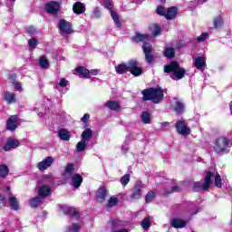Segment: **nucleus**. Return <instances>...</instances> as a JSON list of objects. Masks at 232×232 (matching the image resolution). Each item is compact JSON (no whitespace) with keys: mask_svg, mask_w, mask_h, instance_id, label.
<instances>
[{"mask_svg":"<svg viewBox=\"0 0 232 232\" xmlns=\"http://www.w3.org/2000/svg\"><path fill=\"white\" fill-rule=\"evenodd\" d=\"M162 128H166V126H169V122L165 121L161 123Z\"/></svg>","mask_w":232,"mask_h":232,"instance_id":"nucleus-59","label":"nucleus"},{"mask_svg":"<svg viewBox=\"0 0 232 232\" xmlns=\"http://www.w3.org/2000/svg\"><path fill=\"white\" fill-rule=\"evenodd\" d=\"M20 144L19 140L8 138L4 146V150L10 151V150H15V148H19Z\"/></svg>","mask_w":232,"mask_h":232,"instance_id":"nucleus-12","label":"nucleus"},{"mask_svg":"<svg viewBox=\"0 0 232 232\" xmlns=\"http://www.w3.org/2000/svg\"><path fill=\"white\" fill-rule=\"evenodd\" d=\"M6 192L8 193V195H10V188H6Z\"/></svg>","mask_w":232,"mask_h":232,"instance_id":"nucleus-61","label":"nucleus"},{"mask_svg":"<svg viewBox=\"0 0 232 232\" xmlns=\"http://www.w3.org/2000/svg\"><path fill=\"white\" fill-rule=\"evenodd\" d=\"M143 124H151V114L148 111H143L140 115Z\"/></svg>","mask_w":232,"mask_h":232,"instance_id":"nucleus-33","label":"nucleus"},{"mask_svg":"<svg viewBox=\"0 0 232 232\" xmlns=\"http://www.w3.org/2000/svg\"><path fill=\"white\" fill-rule=\"evenodd\" d=\"M19 124H20L19 118H17V116H11L7 120V130L9 131H15V130H17V126H19Z\"/></svg>","mask_w":232,"mask_h":232,"instance_id":"nucleus-16","label":"nucleus"},{"mask_svg":"<svg viewBox=\"0 0 232 232\" xmlns=\"http://www.w3.org/2000/svg\"><path fill=\"white\" fill-rule=\"evenodd\" d=\"M142 195V182L138 181L132 189V194L130 196L132 200H137L140 198Z\"/></svg>","mask_w":232,"mask_h":232,"instance_id":"nucleus-15","label":"nucleus"},{"mask_svg":"<svg viewBox=\"0 0 232 232\" xmlns=\"http://www.w3.org/2000/svg\"><path fill=\"white\" fill-rule=\"evenodd\" d=\"M44 182H53V176L52 173L46 174L43 177Z\"/></svg>","mask_w":232,"mask_h":232,"instance_id":"nucleus-50","label":"nucleus"},{"mask_svg":"<svg viewBox=\"0 0 232 232\" xmlns=\"http://www.w3.org/2000/svg\"><path fill=\"white\" fill-rule=\"evenodd\" d=\"M164 55L167 59H173L175 57V48L166 47L164 51Z\"/></svg>","mask_w":232,"mask_h":232,"instance_id":"nucleus-35","label":"nucleus"},{"mask_svg":"<svg viewBox=\"0 0 232 232\" xmlns=\"http://www.w3.org/2000/svg\"><path fill=\"white\" fill-rule=\"evenodd\" d=\"M144 101H152L154 104H159L164 99V91L158 88H150L142 92Z\"/></svg>","mask_w":232,"mask_h":232,"instance_id":"nucleus-3","label":"nucleus"},{"mask_svg":"<svg viewBox=\"0 0 232 232\" xmlns=\"http://www.w3.org/2000/svg\"><path fill=\"white\" fill-rule=\"evenodd\" d=\"M156 12H157L158 15H165L166 16V9L164 8V6H158Z\"/></svg>","mask_w":232,"mask_h":232,"instance_id":"nucleus-51","label":"nucleus"},{"mask_svg":"<svg viewBox=\"0 0 232 232\" xmlns=\"http://www.w3.org/2000/svg\"><path fill=\"white\" fill-rule=\"evenodd\" d=\"M5 206V197L3 195L0 196V207Z\"/></svg>","mask_w":232,"mask_h":232,"instance_id":"nucleus-57","label":"nucleus"},{"mask_svg":"<svg viewBox=\"0 0 232 232\" xmlns=\"http://www.w3.org/2000/svg\"><path fill=\"white\" fill-rule=\"evenodd\" d=\"M90 119V114L85 113L82 118V122H86Z\"/></svg>","mask_w":232,"mask_h":232,"instance_id":"nucleus-56","label":"nucleus"},{"mask_svg":"<svg viewBox=\"0 0 232 232\" xmlns=\"http://www.w3.org/2000/svg\"><path fill=\"white\" fill-rule=\"evenodd\" d=\"M128 150H130V147L127 143H123L121 146V151L122 153H128Z\"/></svg>","mask_w":232,"mask_h":232,"instance_id":"nucleus-55","label":"nucleus"},{"mask_svg":"<svg viewBox=\"0 0 232 232\" xmlns=\"http://www.w3.org/2000/svg\"><path fill=\"white\" fill-rule=\"evenodd\" d=\"M119 202V199L115 197H111L109 199V202L107 204V208H113L114 206H117V203Z\"/></svg>","mask_w":232,"mask_h":232,"instance_id":"nucleus-45","label":"nucleus"},{"mask_svg":"<svg viewBox=\"0 0 232 232\" xmlns=\"http://www.w3.org/2000/svg\"><path fill=\"white\" fill-rule=\"evenodd\" d=\"M27 33L29 34V35H35V34H37V30L34 26H29L27 28Z\"/></svg>","mask_w":232,"mask_h":232,"instance_id":"nucleus-52","label":"nucleus"},{"mask_svg":"<svg viewBox=\"0 0 232 232\" xmlns=\"http://www.w3.org/2000/svg\"><path fill=\"white\" fill-rule=\"evenodd\" d=\"M93 135V131L91 129H85L84 131L82 133V140L84 142H88L92 139Z\"/></svg>","mask_w":232,"mask_h":232,"instance_id":"nucleus-32","label":"nucleus"},{"mask_svg":"<svg viewBox=\"0 0 232 232\" xmlns=\"http://www.w3.org/2000/svg\"><path fill=\"white\" fill-rule=\"evenodd\" d=\"M53 162H55V159L49 156L38 162L36 168L39 171H45V169H48V168H51L53 165Z\"/></svg>","mask_w":232,"mask_h":232,"instance_id":"nucleus-9","label":"nucleus"},{"mask_svg":"<svg viewBox=\"0 0 232 232\" xmlns=\"http://www.w3.org/2000/svg\"><path fill=\"white\" fill-rule=\"evenodd\" d=\"M161 3H166V0H161Z\"/></svg>","mask_w":232,"mask_h":232,"instance_id":"nucleus-63","label":"nucleus"},{"mask_svg":"<svg viewBox=\"0 0 232 232\" xmlns=\"http://www.w3.org/2000/svg\"><path fill=\"white\" fill-rule=\"evenodd\" d=\"M164 72L165 73H170V77L173 81H180L186 74V70L180 67L177 62H172L170 64L165 65Z\"/></svg>","mask_w":232,"mask_h":232,"instance_id":"nucleus-2","label":"nucleus"},{"mask_svg":"<svg viewBox=\"0 0 232 232\" xmlns=\"http://www.w3.org/2000/svg\"><path fill=\"white\" fill-rule=\"evenodd\" d=\"M38 195L42 198H46V197H50V195H52V187L46 184L40 185L38 187Z\"/></svg>","mask_w":232,"mask_h":232,"instance_id":"nucleus-13","label":"nucleus"},{"mask_svg":"<svg viewBox=\"0 0 232 232\" xmlns=\"http://www.w3.org/2000/svg\"><path fill=\"white\" fill-rule=\"evenodd\" d=\"M76 72L80 77H83L84 79H90V70L86 69L85 67H78L76 68Z\"/></svg>","mask_w":232,"mask_h":232,"instance_id":"nucleus-27","label":"nucleus"},{"mask_svg":"<svg viewBox=\"0 0 232 232\" xmlns=\"http://www.w3.org/2000/svg\"><path fill=\"white\" fill-rule=\"evenodd\" d=\"M149 30L153 37H158V35H160V26H159L157 24H150Z\"/></svg>","mask_w":232,"mask_h":232,"instance_id":"nucleus-29","label":"nucleus"},{"mask_svg":"<svg viewBox=\"0 0 232 232\" xmlns=\"http://www.w3.org/2000/svg\"><path fill=\"white\" fill-rule=\"evenodd\" d=\"M88 146V143L86 141L81 140L77 144H76V151L78 153H82V151H84L86 150V147Z\"/></svg>","mask_w":232,"mask_h":232,"instance_id":"nucleus-37","label":"nucleus"},{"mask_svg":"<svg viewBox=\"0 0 232 232\" xmlns=\"http://www.w3.org/2000/svg\"><path fill=\"white\" fill-rule=\"evenodd\" d=\"M102 5V6H104V8H107V10H110L111 17L114 21L117 28H121V20L119 18V14H117V12L112 10L113 4H111V2L110 0H103Z\"/></svg>","mask_w":232,"mask_h":232,"instance_id":"nucleus-5","label":"nucleus"},{"mask_svg":"<svg viewBox=\"0 0 232 232\" xmlns=\"http://www.w3.org/2000/svg\"><path fill=\"white\" fill-rule=\"evenodd\" d=\"M211 176L212 174L210 172L206 174L203 185L200 182H195L193 191H201V189L207 191V189H209V186H211Z\"/></svg>","mask_w":232,"mask_h":232,"instance_id":"nucleus-6","label":"nucleus"},{"mask_svg":"<svg viewBox=\"0 0 232 232\" xmlns=\"http://www.w3.org/2000/svg\"><path fill=\"white\" fill-rule=\"evenodd\" d=\"M43 204V198L36 197L30 200V206L31 208H37L38 206H41Z\"/></svg>","mask_w":232,"mask_h":232,"instance_id":"nucleus-38","label":"nucleus"},{"mask_svg":"<svg viewBox=\"0 0 232 232\" xmlns=\"http://www.w3.org/2000/svg\"><path fill=\"white\" fill-rule=\"evenodd\" d=\"M128 182H130V174H126L121 179L122 186H127Z\"/></svg>","mask_w":232,"mask_h":232,"instance_id":"nucleus-49","label":"nucleus"},{"mask_svg":"<svg viewBox=\"0 0 232 232\" xmlns=\"http://www.w3.org/2000/svg\"><path fill=\"white\" fill-rule=\"evenodd\" d=\"M231 140L221 136L216 140L214 148L219 155H224V153H227V149L231 148Z\"/></svg>","mask_w":232,"mask_h":232,"instance_id":"nucleus-4","label":"nucleus"},{"mask_svg":"<svg viewBox=\"0 0 232 232\" xmlns=\"http://www.w3.org/2000/svg\"><path fill=\"white\" fill-rule=\"evenodd\" d=\"M105 108L112 110L113 111H121V103L115 101H109L104 103Z\"/></svg>","mask_w":232,"mask_h":232,"instance_id":"nucleus-23","label":"nucleus"},{"mask_svg":"<svg viewBox=\"0 0 232 232\" xmlns=\"http://www.w3.org/2000/svg\"><path fill=\"white\" fill-rule=\"evenodd\" d=\"M153 198H155V192L153 191L148 192V194L145 196V201L147 202V204H150V202H151Z\"/></svg>","mask_w":232,"mask_h":232,"instance_id":"nucleus-46","label":"nucleus"},{"mask_svg":"<svg viewBox=\"0 0 232 232\" xmlns=\"http://www.w3.org/2000/svg\"><path fill=\"white\" fill-rule=\"evenodd\" d=\"M91 74L92 75H98L99 74V70H97V69L91 70Z\"/></svg>","mask_w":232,"mask_h":232,"instance_id":"nucleus-58","label":"nucleus"},{"mask_svg":"<svg viewBox=\"0 0 232 232\" xmlns=\"http://www.w3.org/2000/svg\"><path fill=\"white\" fill-rule=\"evenodd\" d=\"M8 166L0 165V179H5V177L8 176L9 173Z\"/></svg>","mask_w":232,"mask_h":232,"instance_id":"nucleus-39","label":"nucleus"},{"mask_svg":"<svg viewBox=\"0 0 232 232\" xmlns=\"http://www.w3.org/2000/svg\"><path fill=\"white\" fill-rule=\"evenodd\" d=\"M58 137L61 140H70L72 132L66 130L65 129H61L58 131Z\"/></svg>","mask_w":232,"mask_h":232,"instance_id":"nucleus-26","label":"nucleus"},{"mask_svg":"<svg viewBox=\"0 0 232 232\" xmlns=\"http://www.w3.org/2000/svg\"><path fill=\"white\" fill-rule=\"evenodd\" d=\"M43 215H44V217H46V215H48V212L44 211V212H43Z\"/></svg>","mask_w":232,"mask_h":232,"instance_id":"nucleus-62","label":"nucleus"},{"mask_svg":"<svg viewBox=\"0 0 232 232\" xmlns=\"http://www.w3.org/2000/svg\"><path fill=\"white\" fill-rule=\"evenodd\" d=\"M141 227L143 229H149V227H151V218L150 217L145 218L141 221Z\"/></svg>","mask_w":232,"mask_h":232,"instance_id":"nucleus-41","label":"nucleus"},{"mask_svg":"<svg viewBox=\"0 0 232 232\" xmlns=\"http://www.w3.org/2000/svg\"><path fill=\"white\" fill-rule=\"evenodd\" d=\"M39 63L41 68L48 69L50 68V63H48V60L45 56H41L39 60Z\"/></svg>","mask_w":232,"mask_h":232,"instance_id":"nucleus-40","label":"nucleus"},{"mask_svg":"<svg viewBox=\"0 0 232 232\" xmlns=\"http://www.w3.org/2000/svg\"><path fill=\"white\" fill-rule=\"evenodd\" d=\"M180 189H182L180 187H174L169 192H164V195H169V193H173L174 191H180Z\"/></svg>","mask_w":232,"mask_h":232,"instance_id":"nucleus-54","label":"nucleus"},{"mask_svg":"<svg viewBox=\"0 0 232 232\" xmlns=\"http://www.w3.org/2000/svg\"><path fill=\"white\" fill-rule=\"evenodd\" d=\"M12 84L14 88V90H16V92H23V86H21V83L15 80H12Z\"/></svg>","mask_w":232,"mask_h":232,"instance_id":"nucleus-47","label":"nucleus"},{"mask_svg":"<svg viewBox=\"0 0 232 232\" xmlns=\"http://www.w3.org/2000/svg\"><path fill=\"white\" fill-rule=\"evenodd\" d=\"M107 195H108V191L104 187H102L99 188V190L96 193V198L99 202H104V200H106Z\"/></svg>","mask_w":232,"mask_h":232,"instance_id":"nucleus-24","label":"nucleus"},{"mask_svg":"<svg viewBox=\"0 0 232 232\" xmlns=\"http://www.w3.org/2000/svg\"><path fill=\"white\" fill-rule=\"evenodd\" d=\"M132 41L134 43H143L142 50L145 53V59L149 64H151V63H153V55L151 54L153 47L148 43V41H150V35L138 33L132 37Z\"/></svg>","mask_w":232,"mask_h":232,"instance_id":"nucleus-1","label":"nucleus"},{"mask_svg":"<svg viewBox=\"0 0 232 232\" xmlns=\"http://www.w3.org/2000/svg\"><path fill=\"white\" fill-rule=\"evenodd\" d=\"M75 169H73V164L69 163L66 167H65V170L63 172V179L64 180H70V179H72L73 177V171Z\"/></svg>","mask_w":232,"mask_h":232,"instance_id":"nucleus-20","label":"nucleus"},{"mask_svg":"<svg viewBox=\"0 0 232 232\" xmlns=\"http://www.w3.org/2000/svg\"><path fill=\"white\" fill-rule=\"evenodd\" d=\"M9 205L11 207V209L14 211H18V209H21V207L19 206V199L13 196L12 194H9Z\"/></svg>","mask_w":232,"mask_h":232,"instance_id":"nucleus-22","label":"nucleus"},{"mask_svg":"<svg viewBox=\"0 0 232 232\" xmlns=\"http://www.w3.org/2000/svg\"><path fill=\"white\" fill-rule=\"evenodd\" d=\"M57 86H60V88H66L68 86V80H66L64 78H61L60 82L56 85V88H57Z\"/></svg>","mask_w":232,"mask_h":232,"instance_id":"nucleus-48","label":"nucleus"},{"mask_svg":"<svg viewBox=\"0 0 232 232\" xmlns=\"http://www.w3.org/2000/svg\"><path fill=\"white\" fill-rule=\"evenodd\" d=\"M60 8L61 4H59V2L52 1L45 5V11L47 14H52L53 15H57Z\"/></svg>","mask_w":232,"mask_h":232,"instance_id":"nucleus-10","label":"nucleus"},{"mask_svg":"<svg viewBox=\"0 0 232 232\" xmlns=\"http://www.w3.org/2000/svg\"><path fill=\"white\" fill-rule=\"evenodd\" d=\"M58 28L63 35H70L73 34L72 24L64 19H61L58 24Z\"/></svg>","mask_w":232,"mask_h":232,"instance_id":"nucleus-8","label":"nucleus"},{"mask_svg":"<svg viewBox=\"0 0 232 232\" xmlns=\"http://www.w3.org/2000/svg\"><path fill=\"white\" fill-rule=\"evenodd\" d=\"M171 108L178 115H180V113H182L185 110V105L180 100L174 98Z\"/></svg>","mask_w":232,"mask_h":232,"instance_id":"nucleus-14","label":"nucleus"},{"mask_svg":"<svg viewBox=\"0 0 232 232\" xmlns=\"http://www.w3.org/2000/svg\"><path fill=\"white\" fill-rule=\"evenodd\" d=\"M93 17H95L96 19H99V17H101V9H99V7H96L93 10Z\"/></svg>","mask_w":232,"mask_h":232,"instance_id":"nucleus-53","label":"nucleus"},{"mask_svg":"<svg viewBox=\"0 0 232 232\" xmlns=\"http://www.w3.org/2000/svg\"><path fill=\"white\" fill-rule=\"evenodd\" d=\"M60 209H61V211H63V213H64V215H70L71 217H74V218H79V212L76 211L72 207L63 205L60 208Z\"/></svg>","mask_w":232,"mask_h":232,"instance_id":"nucleus-18","label":"nucleus"},{"mask_svg":"<svg viewBox=\"0 0 232 232\" xmlns=\"http://www.w3.org/2000/svg\"><path fill=\"white\" fill-rule=\"evenodd\" d=\"M10 1H11V3H14L15 0H10Z\"/></svg>","mask_w":232,"mask_h":232,"instance_id":"nucleus-64","label":"nucleus"},{"mask_svg":"<svg viewBox=\"0 0 232 232\" xmlns=\"http://www.w3.org/2000/svg\"><path fill=\"white\" fill-rule=\"evenodd\" d=\"M194 66H195V68L199 70V72H203V70H205V68H206V57H204V56L195 57L194 58Z\"/></svg>","mask_w":232,"mask_h":232,"instance_id":"nucleus-17","label":"nucleus"},{"mask_svg":"<svg viewBox=\"0 0 232 232\" xmlns=\"http://www.w3.org/2000/svg\"><path fill=\"white\" fill-rule=\"evenodd\" d=\"M28 44L30 50H35V48H37V45L39 44V42L35 38H31L28 41Z\"/></svg>","mask_w":232,"mask_h":232,"instance_id":"nucleus-43","label":"nucleus"},{"mask_svg":"<svg viewBox=\"0 0 232 232\" xmlns=\"http://www.w3.org/2000/svg\"><path fill=\"white\" fill-rule=\"evenodd\" d=\"M5 101H6L7 104H14L17 102V99L15 98V94L14 92H6Z\"/></svg>","mask_w":232,"mask_h":232,"instance_id":"nucleus-28","label":"nucleus"},{"mask_svg":"<svg viewBox=\"0 0 232 232\" xmlns=\"http://www.w3.org/2000/svg\"><path fill=\"white\" fill-rule=\"evenodd\" d=\"M175 128L178 133H179V135H182L183 137H188V135L191 134V129L188 127V125L186 124V121L184 120L178 121L176 122Z\"/></svg>","mask_w":232,"mask_h":232,"instance_id":"nucleus-7","label":"nucleus"},{"mask_svg":"<svg viewBox=\"0 0 232 232\" xmlns=\"http://www.w3.org/2000/svg\"><path fill=\"white\" fill-rule=\"evenodd\" d=\"M72 10H73L74 14H84L85 8H84V5H82V3L77 2L73 5Z\"/></svg>","mask_w":232,"mask_h":232,"instance_id":"nucleus-31","label":"nucleus"},{"mask_svg":"<svg viewBox=\"0 0 232 232\" xmlns=\"http://www.w3.org/2000/svg\"><path fill=\"white\" fill-rule=\"evenodd\" d=\"M177 15V7H169L165 14L166 19H173Z\"/></svg>","mask_w":232,"mask_h":232,"instance_id":"nucleus-34","label":"nucleus"},{"mask_svg":"<svg viewBox=\"0 0 232 232\" xmlns=\"http://www.w3.org/2000/svg\"><path fill=\"white\" fill-rule=\"evenodd\" d=\"M207 173H211L210 180L213 182L212 179H215V186L216 188H222V179L220 178V174L215 169L212 171H208Z\"/></svg>","mask_w":232,"mask_h":232,"instance_id":"nucleus-19","label":"nucleus"},{"mask_svg":"<svg viewBox=\"0 0 232 232\" xmlns=\"http://www.w3.org/2000/svg\"><path fill=\"white\" fill-rule=\"evenodd\" d=\"M186 224H188V221L179 219V218H175L171 221L172 227H176V228L184 227Z\"/></svg>","mask_w":232,"mask_h":232,"instance_id":"nucleus-30","label":"nucleus"},{"mask_svg":"<svg viewBox=\"0 0 232 232\" xmlns=\"http://www.w3.org/2000/svg\"><path fill=\"white\" fill-rule=\"evenodd\" d=\"M129 72H130L134 77L142 75V69L139 67V63L135 60H130L129 62Z\"/></svg>","mask_w":232,"mask_h":232,"instance_id":"nucleus-11","label":"nucleus"},{"mask_svg":"<svg viewBox=\"0 0 232 232\" xmlns=\"http://www.w3.org/2000/svg\"><path fill=\"white\" fill-rule=\"evenodd\" d=\"M213 23L215 28H222L224 25V19H222V16L218 15L214 18Z\"/></svg>","mask_w":232,"mask_h":232,"instance_id":"nucleus-36","label":"nucleus"},{"mask_svg":"<svg viewBox=\"0 0 232 232\" xmlns=\"http://www.w3.org/2000/svg\"><path fill=\"white\" fill-rule=\"evenodd\" d=\"M71 179L73 188H81V184H82V176L81 174H73Z\"/></svg>","mask_w":232,"mask_h":232,"instance_id":"nucleus-25","label":"nucleus"},{"mask_svg":"<svg viewBox=\"0 0 232 232\" xmlns=\"http://www.w3.org/2000/svg\"><path fill=\"white\" fill-rule=\"evenodd\" d=\"M115 71L119 75L130 72V62L128 63H120L115 66Z\"/></svg>","mask_w":232,"mask_h":232,"instance_id":"nucleus-21","label":"nucleus"},{"mask_svg":"<svg viewBox=\"0 0 232 232\" xmlns=\"http://www.w3.org/2000/svg\"><path fill=\"white\" fill-rule=\"evenodd\" d=\"M198 3H208V0H197Z\"/></svg>","mask_w":232,"mask_h":232,"instance_id":"nucleus-60","label":"nucleus"},{"mask_svg":"<svg viewBox=\"0 0 232 232\" xmlns=\"http://www.w3.org/2000/svg\"><path fill=\"white\" fill-rule=\"evenodd\" d=\"M81 229V225L79 224H72L66 227L65 232H79Z\"/></svg>","mask_w":232,"mask_h":232,"instance_id":"nucleus-42","label":"nucleus"},{"mask_svg":"<svg viewBox=\"0 0 232 232\" xmlns=\"http://www.w3.org/2000/svg\"><path fill=\"white\" fill-rule=\"evenodd\" d=\"M209 34L203 33L199 36L196 38L197 43H204L207 39H208Z\"/></svg>","mask_w":232,"mask_h":232,"instance_id":"nucleus-44","label":"nucleus"}]
</instances>
